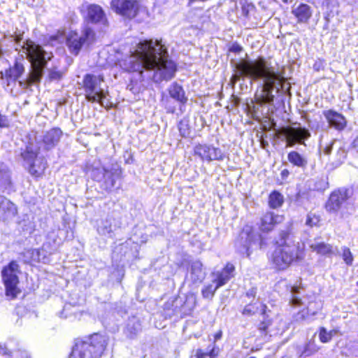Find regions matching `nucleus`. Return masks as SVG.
Here are the masks:
<instances>
[{"label":"nucleus","instance_id":"obj_2","mask_svg":"<svg viewBox=\"0 0 358 358\" xmlns=\"http://www.w3.org/2000/svg\"><path fill=\"white\" fill-rule=\"evenodd\" d=\"M240 76H247L253 80H262V103L273 102L272 94L274 88L279 90L285 78L284 66L277 68L269 66L264 58L256 60H243L236 64Z\"/></svg>","mask_w":358,"mask_h":358},{"label":"nucleus","instance_id":"obj_32","mask_svg":"<svg viewBox=\"0 0 358 358\" xmlns=\"http://www.w3.org/2000/svg\"><path fill=\"white\" fill-rule=\"evenodd\" d=\"M283 202L284 198L280 193L274 191L270 194L268 198V204L271 208L275 209L280 207Z\"/></svg>","mask_w":358,"mask_h":358},{"label":"nucleus","instance_id":"obj_9","mask_svg":"<svg viewBox=\"0 0 358 358\" xmlns=\"http://www.w3.org/2000/svg\"><path fill=\"white\" fill-rule=\"evenodd\" d=\"M280 134L284 137L287 147L295 144H304V141L310 136L309 131L301 127H285L280 130Z\"/></svg>","mask_w":358,"mask_h":358},{"label":"nucleus","instance_id":"obj_42","mask_svg":"<svg viewBox=\"0 0 358 358\" xmlns=\"http://www.w3.org/2000/svg\"><path fill=\"white\" fill-rule=\"evenodd\" d=\"M319 222V219L314 215L308 214L306 220V224L309 227L315 226Z\"/></svg>","mask_w":358,"mask_h":358},{"label":"nucleus","instance_id":"obj_8","mask_svg":"<svg viewBox=\"0 0 358 358\" xmlns=\"http://www.w3.org/2000/svg\"><path fill=\"white\" fill-rule=\"evenodd\" d=\"M94 31L89 27L83 29L81 34L70 31L66 36V45L69 51L77 55L85 43H90L94 40Z\"/></svg>","mask_w":358,"mask_h":358},{"label":"nucleus","instance_id":"obj_41","mask_svg":"<svg viewBox=\"0 0 358 358\" xmlns=\"http://www.w3.org/2000/svg\"><path fill=\"white\" fill-rule=\"evenodd\" d=\"M299 292V287H293L292 288V293L293 294V296L291 300V303L294 306H298L302 304L301 299L298 298L296 296H295V294Z\"/></svg>","mask_w":358,"mask_h":358},{"label":"nucleus","instance_id":"obj_48","mask_svg":"<svg viewBox=\"0 0 358 358\" xmlns=\"http://www.w3.org/2000/svg\"><path fill=\"white\" fill-rule=\"evenodd\" d=\"M306 319V316L304 315L303 311L299 312L296 315V320H304Z\"/></svg>","mask_w":358,"mask_h":358},{"label":"nucleus","instance_id":"obj_6","mask_svg":"<svg viewBox=\"0 0 358 358\" xmlns=\"http://www.w3.org/2000/svg\"><path fill=\"white\" fill-rule=\"evenodd\" d=\"M104 78L102 75L86 74L83 78V88L86 99L92 103H99L101 106L108 107L106 101L108 90L103 87Z\"/></svg>","mask_w":358,"mask_h":358},{"label":"nucleus","instance_id":"obj_39","mask_svg":"<svg viewBox=\"0 0 358 358\" xmlns=\"http://www.w3.org/2000/svg\"><path fill=\"white\" fill-rule=\"evenodd\" d=\"M106 169L104 168H97L93 169L92 171V177L94 180L97 181L103 180V178H104Z\"/></svg>","mask_w":358,"mask_h":358},{"label":"nucleus","instance_id":"obj_40","mask_svg":"<svg viewBox=\"0 0 358 358\" xmlns=\"http://www.w3.org/2000/svg\"><path fill=\"white\" fill-rule=\"evenodd\" d=\"M319 337H320V341L324 343H328L331 340L330 334L328 333V331L324 327L320 328V333H319Z\"/></svg>","mask_w":358,"mask_h":358},{"label":"nucleus","instance_id":"obj_44","mask_svg":"<svg viewBox=\"0 0 358 358\" xmlns=\"http://www.w3.org/2000/svg\"><path fill=\"white\" fill-rule=\"evenodd\" d=\"M213 349H212L210 351L207 352H203L201 349H198L196 351L195 357L196 358H204L208 355L211 356V355L213 354Z\"/></svg>","mask_w":358,"mask_h":358},{"label":"nucleus","instance_id":"obj_20","mask_svg":"<svg viewBox=\"0 0 358 358\" xmlns=\"http://www.w3.org/2000/svg\"><path fill=\"white\" fill-rule=\"evenodd\" d=\"M292 13L296 17L298 22L306 23L311 17L313 10L308 4L301 3L292 10Z\"/></svg>","mask_w":358,"mask_h":358},{"label":"nucleus","instance_id":"obj_38","mask_svg":"<svg viewBox=\"0 0 358 358\" xmlns=\"http://www.w3.org/2000/svg\"><path fill=\"white\" fill-rule=\"evenodd\" d=\"M342 257L343 259V261L345 262L348 265H352L353 262V255L350 251V250L347 247L342 248Z\"/></svg>","mask_w":358,"mask_h":358},{"label":"nucleus","instance_id":"obj_14","mask_svg":"<svg viewBox=\"0 0 358 358\" xmlns=\"http://www.w3.org/2000/svg\"><path fill=\"white\" fill-rule=\"evenodd\" d=\"M260 235L255 232H245L241 234L240 245L237 243L236 247L239 252L247 257L250 255V249L260 248Z\"/></svg>","mask_w":358,"mask_h":358},{"label":"nucleus","instance_id":"obj_19","mask_svg":"<svg viewBox=\"0 0 358 358\" xmlns=\"http://www.w3.org/2000/svg\"><path fill=\"white\" fill-rule=\"evenodd\" d=\"M17 213L15 205L4 196H0V217L3 220H8Z\"/></svg>","mask_w":358,"mask_h":358},{"label":"nucleus","instance_id":"obj_28","mask_svg":"<svg viewBox=\"0 0 358 358\" xmlns=\"http://www.w3.org/2000/svg\"><path fill=\"white\" fill-rule=\"evenodd\" d=\"M287 159L291 164L298 167L303 168L308 164L306 158L296 151L290 152L287 155Z\"/></svg>","mask_w":358,"mask_h":358},{"label":"nucleus","instance_id":"obj_35","mask_svg":"<svg viewBox=\"0 0 358 358\" xmlns=\"http://www.w3.org/2000/svg\"><path fill=\"white\" fill-rule=\"evenodd\" d=\"M219 287H217V283H213L212 282L211 284L204 285L201 290V294L203 298L211 299L213 297L215 291Z\"/></svg>","mask_w":358,"mask_h":358},{"label":"nucleus","instance_id":"obj_49","mask_svg":"<svg viewBox=\"0 0 358 358\" xmlns=\"http://www.w3.org/2000/svg\"><path fill=\"white\" fill-rule=\"evenodd\" d=\"M328 333L330 334L331 338H332V337L338 333V331L336 329H332L331 331H329Z\"/></svg>","mask_w":358,"mask_h":358},{"label":"nucleus","instance_id":"obj_55","mask_svg":"<svg viewBox=\"0 0 358 358\" xmlns=\"http://www.w3.org/2000/svg\"><path fill=\"white\" fill-rule=\"evenodd\" d=\"M266 306L264 305H262V313L265 314Z\"/></svg>","mask_w":358,"mask_h":358},{"label":"nucleus","instance_id":"obj_15","mask_svg":"<svg viewBox=\"0 0 358 358\" xmlns=\"http://www.w3.org/2000/svg\"><path fill=\"white\" fill-rule=\"evenodd\" d=\"M284 220V217L272 212L265 213L260 220L259 229L263 232L272 231L275 226Z\"/></svg>","mask_w":358,"mask_h":358},{"label":"nucleus","instance_id":"obj_3","mask_svg":"<svg viewBox=\"0 0 358 358\" xmlns=\"http://www.w3.org/2000/svg\"><path fill=\"white\" fill-rule=\"evenodd\" d=\"M278 244L271 257L272 264L276 269H287L292 263L304 259V243L296 241L289 229L280 231Z\"/></svg>","mask_w":358,"mask_h":358},{"label":"nucleus","instance_id":"obj_56","mask_svg":"<svg viewBox=\"0 0 358 358\" xmlns=\"http://www.w3.org/2000/svg\"><path fill=\"white\" fill-rule=\"evenodd\" d=\"M320 308V305L317 304V310H319Z\"/></svg>","mask_w":358,"mask_h":358},{"label":"nucleus","instance_id":"obj_21","mask_svg":"<svg viewBox=\"0 0 358 358\" xmlns=\"http://www.w3.org/2000/svg\"><path fill=\"white\" fill-rule=\"evenodd\" d=\"M62 131L58 128H53L45 133L43 136V143L47 150L52 148L59 141Z\"/></svg>","mask_w":358,"mask_h":358},{"label":"nucleus","instance_id":"obj_10","mask_svg":"<svg viewBox=\"0 0 358 358\" xmlns=\"http://www.w3.org/2000/svg\"><path fill=\"white\" fill-rule=\"evenodd\" d=\"M110 7L116 13L131 19L137 15L140 6L136 0H112Z\"/></svg>","mask_w":358,"mask_h":358},{"label":"nucleus","instance_id":"obj_52","mask_svg":"<svg viewBox=\"0 0 358 358\" xmlns=\"http://www.w3.org/2000/svg\"><path fill=\"white\" fill-rule=\"evenodd\" d=\"M239 78H240V76H238V75H234V76H233L232 79H233L234 82H236V81H237L238 80H239Z\"/></svg>","mask_w":358,"mask_h":358},{"label":"nucleus","instance_id":"obj_24","mask_svg":"<svg viewBox=\"0 0 358 358\" xmlns=\"http://www.w3.org/2000/svg\"><path fill=\"white\" fill-rule=\"evenodd\" d=\"M46 165L44 159L36 157L29 166V172L34 177H39L43 173Z\"/></svg>","mask_w":358,"mask_h":358},{"label":"nucleus","instance_id":"obj_23","mask_svg":"<svg viewBox=\"0 0 358 358\" xmlns=\"http://www.w3.org/2000/svg\"><path fill=\"white\" fill-rule=\"evenodd\" d=\"M206 273L203 270V264L199 261L192 263L190 270V278L194 282H201L205 278Z\"/></svg>","mask_w":358,"mask_h":358},{"label":"nucleus","instance_id":"obj_12","mask_svg":"<svg viewBox=\"0 0 358 358\" xmlns=\"http://www.w3.org/2000/svg\"><path fill=\"white\" fill-rule=\"evenodd\" d=\"M350 192L347 189H338L334 191L329 196L325 204L327 211L329 213H337L342 207L347 203L350 198Z\"/></svg>","mask_w":358,"mask_h":358},{"label":"nucleus","instance_id":"obj_51","mask_svg":"<svg viewBox=\"0 0 358 358\" xmlns=\"http://www.w3.org/2000/svg\"><path fill=\"white\" fill-rule=\"evenodd\" d=\"M354 147L358 150V136L357 138L354 141Z\"/></svg>","mask_w":358,"mask_h":358},{"label":"nucleus","instance_id":"obj_22","mask_svg":"<svg viewBox=\"0 0 358 358\" xmlns=\"http://www.w3.org/2000/svg\"><path fill=\"white\" fill-rule=\"evenodd\" d=\"M310 249L320 255L331 256L335 254L334 247L327 243L315 240L310 245Z\"/></svg>","mask_w":358,"mask_h":358},{"label":"nucleus","instance_id":"obj_36","mask_svg":"<svg viewBox=\"0 0 358 358\" xmlns=\"http://www.w3.org/2000/svg\"><path fill=\"white\" fill-rule=\"evenodd\" d=\"M64 74V71L59 70L57 66H53L49 70L48 77L51 80H59Z\"/></svg>","mask_w":358,"mask_h":358},{"label":"nucleus","instance_id":"obj_13","mask_svg":"<svg viewBox=\"0 0 358 358\" xmlns=\"http://www.w3.org/2000/svg\"><path fill=\"white\" fill-rule=\"evenodd\" d=\"M22 73V64L16 59L14 67L6 71L8 87H10V92L15 96L20 94L22 92V81L20 80Z\"/></svg>","mask_w":358,"mask_h":358},{"label":"nucleus","instance_id":"obj_33","mask_svg":"<svg viewBox=\"0 0 358 358\" xmlns=\"http://www.w3.org/2000/svg\"><path fill=\"white\" fill-rule=\"evenodd\" d=\"M318 350L319 347L315 343V340L313 338H311L304 345L303 350L301 352V355L309 357L317 352Z\"/></svg>","mask_w":358,"mask_h":358},{"label":"nucleus","instance_id":"obj_50","mask_svg":"<svg viewBox=\"0 0 358 358\" xmlns=\"http://www.w3.org/2000/svg\"><path fill=\"white\" fill-rule=\"evenodd\" d=\"M222 337V331H219L217 332L215 335V339L217 341V340H219L220 339V338Z\"/></svg>","mask_w":358,"mask_h":358},{"label":"nucleus","instance_id":"obj_4","mask_svg":"<svg viewBox=\"0 0 358 358\" xmlns=\"http://www.w3.org/2000/svg\"><path fill=\"white\" fill-rule=\"evenodd\" d=\"M24 54L31 64L29 77L24 80V85L39 82L48 61L53 57L52 52L44 50L43 47L31 41L24 42Z\"/></svg>","mask_w":358,"mask_h":358},{"label":"nucleus","instance_id":"obj_7","mask_svg":"<svg viewBox=\"0 0 358 358\" xmlns=\"http://www.w3.org/2000/svg\"><path fill=\"white\" fill-rule=\"evenodd\" d=\"M18 264L15 262H11L8 266L3 267L1 271V277L6 289V295L10 299H14L21 292L18 287L20 283L18 273Z\"/></svg>","mask_w":358,"mask_h":358},{"label":"nucleus","instance_id":"obj_29","mask_svg":"<svg viewBox=\"0 0 358 358\" xmlns=\"http://www.w3.org/2000/svg\"><path fill=\"white\" fill-rule=\"evenodd\" d=\"M10 184V174L3 169V164L0 162V191L8 190Z\"/></svg>","mask_w":358,"mask_h":358},{"label":"nucleus","instance_id":"obj_43","mask_svg":"<svg viewBox=\"0 0 358 358\" xmlns=\"http://www.w3.org/2000/svg\"><path fill=\"white\" fill-rule=\"evenodd\" d=\"M12 41L13 42V45L15 47V50L18 52V54L20 52V50L22 48V45H20V36H15V37L11 36Z\"/></svg>","mask_w":358,"mask_h":358},{"label":"nucleus","instance_id":"obj_57","mask_svg":"<svg viewBox=\"0 0 358 358\" xmlns=\"http://www.w3.org/2000/svg\"><path fill=\"white\" fill-rule=\"evenodd\" d=\"M13 114H14V115H16V116L17 115L15 111H13Z\"/></svg>","mask_w":358,"mask_h":358},{"label":"nucleus","instance_id":"obj_27","mask_svg":"<svg viewBox=\"0 0 358 358\" xmlns=\"http://www.w3.org/2000/svg\"><path fill=\"white\" fill-rule=\"evenodd\" d=\"M118 178L117 171L115 172L106 170L104 178H103V187L106 191H110L115 185L116 178Z\"/></svg>","mask_w":358,"mask_h":358},{"label":"nucleus","instance_id":"obj_53","mask_svg":"<svg viewBox=\"0 0 358 358\" xmlns=\"http://www.w3.org/2000/svg\"><path fill=\"white\" fill-rule=\"evenodd\" d=\"M20 307H18V306H17V307H16V308H15V313H16V315H17V316H19V315H20Z\"/></svg>","mask_w":358,"mask_h":358},{"label":"nucleus","instance_id":"obj_46","mask_svg":"<svg viewBox=\"0 0 358 358\" xmlns=\"http://www.w3.org/2000/svg\"><path fill=\"white\" fill-rule=\"evenodd\" d=\"M9 126V120L7 116L0 113V128L8 127Z\"/></svg>","mask_w":358,"mask_h":358},{"label":"nucleus","instance_id":"obj_17","mask_svg":"<svg viewBox=\"0 0 358 358\" xmlns=\"http://www.w3.org/2000/svg\"><path fill=\"white\" fill-rule=\"evenodd\" d=\"M235 267L233 264L228 263L221 271L213 273V283H217V287H222L225 285L234 275Z\"/></svg>","mask_w":358,"mask_h":358},{"label":"nucleus","instance_id":"obj_54","mask_svg":"<svg viewBox=\"0 0 358 358\" xmlns=\"http://www.w3.org/2000/svg\"><path fill=\"white\" fill-rule=\"evenodd\" d=\"M259 329H260L261 330H264V331H265V330H266V326L264 324V323H262V326L259 327Z\"/></svg>","mask_w":358,"mask_h":358},{"label":"nucleus","instance_id":"obj_1","mask_svg":"<svg viewBox=\"0 0 358 358\" xmlns=\"http://www.w3.org/2000/svg\"><path fill=\"white\" fill-rule=\"evenodd\" d=\"M122 65L128 71L138 72L143 78V70H146L150 73L148 77L155 83L171 80L176 71V65L169 58L166 48L159 41L152 40L140 42Z\"/></svg>","mask_w":358,"mask_h":358},{"label":"nucleus","instance_id":"obj_37","mask_svg":"<svg viewBox=\"0 0 358 358\" xmlns=\"http://www.w3.org/2000/svg\"><path fill=\"white\" fill-rule=\"evenodd\" d=\"M64 38V33L63 31H58L55 35H52L49 37L48 43L50 45H54L56 43H62Z\"/></svg>","mask_w":358,"mask_h":358},{"label":"nucleus","instance_id":"obj_59","mask_svg":"<svg viewBox=\"0 0 358 358\" xmlns=\"http://www.w3.org/2000/svg\"><path fill=\"white\" fill-rule=\"evenodd\" d=\"M250 358H255V357H250Z\"/></svg>","mask_w":358,"mask_h":358},{"label":"nucleus","instance_id":"obj_30","mask_svg":"<svg viewBox=\"0 0 358 358\" xmlns=\"http://www.w3.org/2000/svg\"><path fill=\"white\" fill-rule=\"evenodd\" d=\"M112 218L107 217L102 220L98 226L97 231L99 234L106 236L113 233Z\"/></svg>","mask_w":358,"mask_h":358},{"label":"nucleus","instance_id":"obj_58","mask_svg":"<svg viewBox=\"0 0 358 358\" xmlns=\"http://www.w3.org/2000/svg\"><path fill=\"white\" fill-rule=\"evenodd\" d=\"M282 1H284V2H287V0H282Z\"/></svg>","mask_w":358,"mask_h":358},{"label":"nucleus","instance_id":"obj_26","mask_svg":"<svg viewBox=\"0 0 358 358\" xmlns=\"http://www.w3.org/2000/svg\"><path fill=\"white\" fill-rule=\"evenodd\" d=\"M169 92L170 96L178 101L182 103L187 101L182 87L177 83L172 84L169 87Z\"/></svg>","mask_w":358,"mask_h":358},{"label":"nucleus","instance_id":"obj_5","mask_svg":"<svg viewBox=\"0 0 358 358\" xmlns=\"http://www.w3.org/2000/svg\"><path fill=\"white\" fill-rule=\"evenodd\" d=\"M108 345L106 336L95 334L87 341H78L70 358H100Z\"/></svg>","mask_w":358,"mask_h":358},{"label":"nucleus","instance_id":"obj_45","mask_svg":"<svg viewBox=\"0 0 358 358\" xmlns=\"http://www.w3.org/2000/svg\"><path fill=\"white\" fill-rule=\"evenodd\" d=\"M256 312V309L252 305L246 306L243 310V314L246 315H251L255 314Z\"/></svg>","mask_w":358,"mask_h":358},{"label":"nucleus","instance_id":"obj_31","mask_svg":"<svg viewBox=\"0 0 358 358\" xmlns=\"http://www.w3.org/2000/svg\"><path fill=\"white\" fill-rule=\"evenodd\" d=\"M141 324L138 320L130 321L127 327L126 334L127 337L131 339L134 338L141 331Z\"/></svg>","mask_w":358,"mask_h":358},{"label":"nucleus","instance_id":"obj_11","mask_svg":"<svg viewBox=\"0 0 358 358\" xmlns=\"http://www.w3.org/2000/svg\"><path fill=\"white\" fill-rule=\"evenodd\" d=\"M194 151L195 155L202 161L208 162L222 161L225 157L224 153L220 148L209 144H199L195 146Z\"/></svg>","mask_w":358,"mask_h":358},{"label":"nucleus","instance_id":"obj_16","mask_svg":"<svg viewBox=\"0 0 358 358\" xmlns=\"http://www.w3.org/2000/svg\"><path fill=\"white\" fill-rule=\"evenodd\" d=\"M323 115L329 124L338 130H342L346 126V120L344 116L334 110H324Z\"/></svg>","mask_w":358,"mask_h":358},{"label":"nucleus","instance_id":"obj_18","mask_svg":"<svg viewBox=\"0 0 358 358\" xmlns=\"http://www.w3.org/2000/svg\"><path fill=\"white\" fill-rule=\"evenodd\" d=\"M88 20L95 24H106L107 19L102 8L96 4H92L87 8Z\"/></svg>","mask_w":358,"mask_h":358},{"label":"nucleus","instance_id":"obj_25","mask_svg":"<svg viewBox=\"0 0 358 358\" xmlns=\"http://www.w3.org/2000/svg\"><path fill=\"white\" fill-rule=\"evenodd\" d=\"M334 148L336 149L337 160L341 162L346 157L345 150L341 146V143L338 141H334L331 144L327 145L324 148V153L325 155L331 154Z\"/></svg>","mask_w":358,"mask_h":358},{"label":"nucleus","instance_id":"obj_34","mask_svg":"<svg viewBox=\"0 0 358 358\" xmlns=\"http://www.w3.org/2000/svg\"><path fill=\"white\" fill-rule=\"evenodd\" d=\"M6 356L5 358H22V352L20 350H8L5 345H0V357Z\"/></svg>","mask_w":358,"mask_h":358},{"label":"nucleus","instance_id":"obj_47","mask_svg":"<svg viewBox=\"0 0 358 358\" xmlns=\"http://www.w3.org/2000/svg\"><path fill=\"white\" fill-rule=\"evenodd\" d=\"M313 303L316 304V303L315 302H309L306 308L307 313H310L312 315H315L317 313V311H312V308H313Z\"/></svg>","mask_w":358,"mask_h":358}]
</instances>
